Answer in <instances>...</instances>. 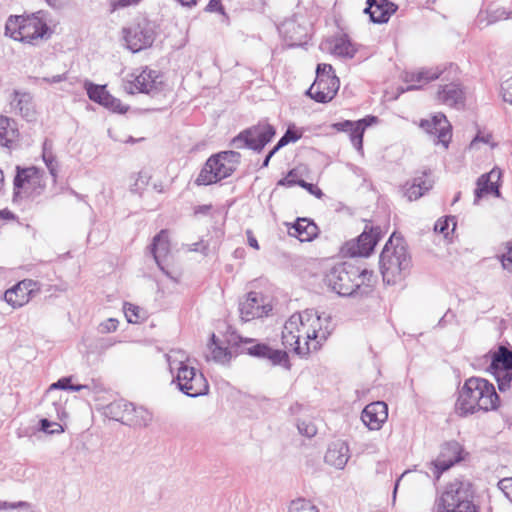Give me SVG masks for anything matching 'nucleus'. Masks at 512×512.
<instances>
[{
    "mask_svg": "<svg viewBox=\"0 0 512 512\" xmlns=\"http://www.w3.org/2000/svg\"><path fill=\"white\" fill-rule=\"evenodd\" d=\"M223 159L224 151L216 153L208 158L197 178L195 179V184L198 186L210 185L221 180L222 177L220 173L224 167V163L222 161Z\"/></svg>",
    "mask_w": 512,
    "mask_h": 512,
    "instance_id": "19",
    "label": "nucleus"
},
{
    "mask_svg": "<svg viewBox=\"0 0 512 512\" xmlns=\"http://www.w3.org/2000/svg\"><path fill=\"white\" fill-rule=\"evenodd\" d=\"M489 371L494 375L499 390H508L512 381V354H493Z\"/></svg>",
    "mask_w": 512,
    "mask_h": 512,
    "instance_id": "14",
    "label": "nucleus"
},
{
    "mask_svg": "<svg viewBox=\"0 0 512 512\" xmlns=\"http://www.w3.org/2000/svg\"><path fill=\"white\" fill-rule=\"evenodd\" d=\"M420 127L423 128L428 134L436 137V143H441L445 148L451 140V125L446 116L442 113H437L431 119H424L420 122Z\"/></svg>",
    "mask_w": 512,
    "mask_h": 512,
    "instance_id": "16",
    "label": "nucleus"
},
{
    "mask_svg": "<svg viewBox=\"0 0 512 512\" xmlns=\"http://www.w3.org/2000/svg\"><path fill=\"white\" fill-rule=\"evenodd\" d=\"M474 492L469 481L454 479L435 501V512H480L473 502Z\"/></svg>",
    "mask_w": 512,
    "mask_h": 512,
    "instance_id": "5",
    "label": "nucleus"
},
{
    "mask_svg": "<svg viewBox=\"0 0 512 512\" xmlns=\"http://www.w3.org/2000/svg\"><path fill=\"white\" fill-rule=\"evenodd\" d=\"M380 270L383 281L395 284L410 271L411 257L400 237L391 235L380 254Z\"/></svg>",
    "mask_w": 512,
    "mask_h": 512,
    "instance_id": "3",
    "label": "nucleus"
},
{
    "mask_svg": "<svg viewBox=\"0 0 512 512\" xmlns=\"http://www.w3.org/2000/svg\"><path fill=\"white\" fill-rule=\"evenodd\" d=\"M9 113L20 116L27 121L36 118V109L33 95L24 90H13L8 96Z\"/></svg>",
    "mask_w": 512,
    "mask_h": 512,
    "instance_id": "13",
    "label": "nucleus"
},
{
    "mask_svg": "<svg viewBox=\"0 0 512 512\" xmlns=\"http://www.w3.org/2000/svg\"><path fill=\"white\" fill-rule=\"evenodd\" d=\"M497 258L501 262L503 269L512 272V246H507L506 252L498 255Z\"/></svg>",
    "mask_w": 512,
    "mask_h": 512,
    "instance_id": "49",
    "label": "nucleus"
},
{
    "mask_svg": "<svg viewBox=\"0 0 512 512\" xmlns=\"http://www.w3.org/2000/svg\"><path fill=\"white\" fill-rule=\"evenodd\" d=\"M330 331L323 328L322 319L314 310H305L293 314L284 324L282 330L283 350L270 349L266 344L257 343L253 338H243L231 328H226V352L230 348H239L242 352H301L300 339H305L307 352L321 349L322 343L327 340Z\"/></svg>",
    "mask_w": 512,
    "mask_h": 512,
    "instance_id": "1",
    "label": "nucleus"
},
{
    "mask_svg": "<svg viewBox=\"0 0 512 512\" xmlns=\"http://www.w3.org/2000/svg\"><path fill=\"white\" fill-rule=\"evenodd\" d=\"M372 273L366 269L360 270L355 265L343 262L331 268L326 275L327 285L341 296L352 295Z\"/></svg>",
    "mask_w": 512,
    "mask_h": 512,
    "instance_id": "6",
    "label": "nucleus"
},
{
    "mask_svg": "<svg viewBox=\"0 0 512 512\" xmlns=\"http://www.w3.org/2000/svg\"><path fill=\"white\" fill-rule=\"evenodd\" d=\"M35 285L32 280L20 281L4 293V299L13 308L22 307L30 301Z\"/></svg>",
    "mask_w": 512,
    "mask_h": 512,
    "instance_id": "22",
    "label": "nucleus"
},
{
    "mask_svg": "<svg viewBox=\"0 0 512 512\" xmlns=\"http://www.w3.org/2000/svg\"><path fill=\"white\" fill-rule=\"evenodd\" d=\"M289 512H319V510L310 501L300 498L290 503Z\"/></svg>",
    "mask_w": 512,
    "mask_h": 512,
    "instance_id": "41",
    "label": "nucleus"
},
{
    "mask_svg": "<svg viewBox=\"0 0 512 512\" xmlns=\"http://www.w3.org/2000/svg\"><path fill=\"white\" fill-rule=\"evenodd\" d=\"M165 360L172 375V383L179 391L192 398L206 395L209 391L208 382L203 373L186 360H172L170 354H165Z\"/></svg>",
    "mask_w": 512,
    "mask_h": 512,
    "instance_id": "4",
    "label": "nucleus"
},
{
    "mask_svg": "<svg viewBox=\"0 0 512 512\" xmlns=\"http://www.w3.org/2000/svg\"><path fill=\"white\" fill-rule=\"evenodd\" d=\"M498 404L499 397L493 384L483 378L472 377L465 381L459 391L456 411L460 415H467L496 409Z\"/></svg>",
    "mask_w": 512,
    "mask_h": 512,
    "instance_id": "2",
    "label": "nucleus"
},
{
    "mask_svg": "<svg viewBox=\"0 0 512 512\" xmlns=\"http://www.w3.org/2000/svg\"><path fill=\"white\" fill-rule=\"evenodd\" d=\"M456 228L455 217H446L445 219H439L434 225V231L443 234L447 238L450 232H453Z\"/></svg>",
    "mask_w": 512,
    "mask_h": 512,
    "instance_id": "39",
    "label": "nucleus"
},
{
    "mask_svg": "<svg viewBox=\"0 0 512 512\" xmlns=\"http://www.w3.org/2000/svg\"><path fill=\"white\" fill-rule=\"evenodd\" d=\"M129 403L124 399L113 401L104 407L103 413L106 417L125 424Z\"/></svg>",
    "mask_w": 512,
    "mask_h": 512,
    "instance_id": "32",
    "label": "nucleus"
},
{
    "mask_svg": "<svg viewBox=\"0 0 512 512\" xmlns=\"http://www.w3.org/2000/svg\"><path fill=\"white\" fill-rule=\"evenodd\" d=\"M297 428L300 434L306 437H313L317 433L316 426L309 420H299L297 422Z\"/></svg>",
    "mask_w": 512,
    "mask_h": 512,
    "instance_id": "46",
    "label": "nucleus"
},
{
    "mask_svg": "<svg viewBox=\"0 0 512 512\" xmlns=\"http://www.w3.org/2000/svg\"><path fill=\"white\" fill-rule=\"evenodd\" d=\"M432 187L431 180L426 176H420L406 189L405 195L410 201L417 200Z\"/></svg>",
    "mask_w": 512,
    "mask_h": 512,
    "instance_id": "33",
    "label": "nucleus"
},
{
    "mask_svg": "<svg viewBox=\"0 0 512 512\" xmlns=\"http://www.w3.org/2000/svg\"><path fill=\"white\" fill-rule=\"evenodd\" d=\"M103 106L110 109L113 112L124 113L127 110V108L122 105L119 99L113 97L110 94H108L107 100H105Z\"/></svg>",
    "mask_w": 512,
    "mask_h": 512,
    "instance_id": "47",
    "label": "nucleus"
},
{
    "mask_svg": "<svg viewBox=\"0 0 512 512\" xmlns=\"http://www.w3.org/2000/svg\"><path fill=\"white\" fill-rule=\"evenodd\" d=\"M388 418V407L383 401L372 402L363 409L361 419L370 430H379Z\"/></svg>",
    "mask_w": 512,
    "mask_h": 512,
    "instance_id": "21",
    "label": "nucleus"
},
{
    "mask_svg": "<svg viewBox=\"0 0 512 512\" xmlns=\"http://www.w3.org/2000/svg\"><path fill=\"white\" fill-rule=\"evenodd\" d=\"M498 488L512 502V477L501 479L498 482Z\"/></svg>",
    "mask_w": 512,
    "mask_h": 512,
    "instance_id": "51",
    "label": "nucleus"
},
{
    "mask_svg": "<svg viewBox=\"0 0 512 512\" xmlns=\"http://www.w3.org/2000/svg\"><path fill=\"white\" fill-rule=\"evenodd\" d=\"M170 251V245L168 241V233L166 230H161L154 238L153 242L150 245V252L153 255V258L159 268L171 279L175 280L174 277L170 275V273L165 270L163 266V261L168 256Z\"/></svg>",
    "mask_w": 512,
    "mask_h": 512,
    "instance_id": "25",
    "label": "nucleus"
},
{
    "mask_svg": "<svg viewBox=\"0 0 512 512\" xmlns=\"http://www.w3.org/2000/svg\"><path fill=\"white\" fill-rule=\"evenodd\" d=\"M141 0H111L113 8H124L132 5H137Z\"/></svg>",
    "mask_w": 512,
    "mask_h": 512,
    "instance_id": "58",
    "label": "nucleus"
},
{
    "mask_svg": "<svg viewBox=\"0 0 512 512\" xmlns=\"http://www.w3.org/2000/svg\"><path fill=\"white\" fill-rule=\"evenodd\" d=\"M368 6L364 12L369 14L374 23H385L395 12V5L388 0H367Z\"/></svg>",
    "mask_w": 512,
    "mask_h": 512,
    "instance_id": "28",
    "label": "nucleus"
},
{
    "mask_svg": "<svg viewBox=\"0 0 512 512\" xmlns=\"http://www.w3.org/2000/svg\"><path fill=\"white\" fill-rule=\"evenodd\" d=\"M238 310L243 321L268 317L273 310L272 299L261 292L250 291L239 299Z\"/></svg>",
    "mask_w": 512,
    "mask_h": 512,
    "instance_id": "10",
    "label": "nucleus"
},
{
    "mask_svg": "<svg viewBox=\"0 0 512 512\" xmlns=\"http://www.w3.org/2000/svg\"><path fill=\"white\" fill-rule=\"evenodd\" d=\"M377 118L374 116H369L363 119H360L356 122H352L349 120L338 122L333 125V127L338 131L349 132L350 140L353 146L359 152H363V135L365 129L370 126L372 123L376 122Z\"/></svg>",
    "mask_w": 512,
    "mask_h": 512,
    "instance_id": "17",
    "label": "nucleus"
},
{
    "mask_svg": "<svg viewBox=\"0 0 512 512\" xmlns=\"http://www.w3.org/2000/svg\"><path fill=\"white\" fill-rule=\"evenodd\" d=\"M248 243L251 247L258 250L259 245L257 239L251 234V232H248Z\"/></svg>",
    "mask_w": 512,
    "mask_h": 512,
    "instance_id": "63",
    "label": "nucleus"
},
{
    "mask_svg": "<svg viewBox=\"0 0 512 512\" xmlns=\"http://www.w3.org/2000/svg\"><path fill=\"white\" fill-rule=\"evenodd\" d=\"M300 138V135H298L296 132L288 129L286 133L280 138L276 145V149H280L283 146L287 145L290 142H295Z\"/></svg>",
    "mask_w": 512,
    "mask_h": 512,
    "instance_id": "50",
    "label": "nucleus"
},
{
    "mask_svg": "<svg viewBox=\"0 0 512 512\" xmlns=\"http://www.w3.org/2000/svg\"><path fill=\"white\" fill-rule=\"evenodd\" d=\"M381 237V229L379 227L366 226L364 231L358 236L357 239L348 241L344 246L346 254L355 256H369L373 252L377 242Z\"/></svg>",
    "mask_w": 512,
    "mask_h": 512,
    "instance_id": "11",
    "label": "nucleus"
},
{
    "mask_svg": "<svg viewBox=\"0 0 512 512\" xmlns=\"http://www.w3.org/2000/svg\"><path fill=\"white\" fill-rule=\"evenodd\" d=\"M205 11L207 12H220L224 14L223 6L221 4V0H210L207 4Z\"/></svg>",
    "mask_w": 512,
    "mask_h": 512,
    "instance_id": "56",
    "label": "nucleus"
},
{
    "mask_svg": "<svg viewBox=\"0 0 512 512\" xmlns=\"http://www.w3.org/2000/svg\"><path fill=\"white\" fill-rule=\"evenodd\" d=\"M291 230L290 234L297 237L301 242L311 241L318 233L316 224L306 218L297 219Z\"/></svg>",
    "mask_w": 512,
    "mask_h": 512,
    "instance_id": "31",
    "label": "nucleus"
},
{
    "mask_svg": "<svg viewBox=\"0 0 512 512\" xmlns=\"http://www.w3.org/2000/svg\"><path fill=\"white\" fill-rule=\"evenodd\" d=\"M152 419L153 415L149 410L142 406L136 407L130 402L124 425L133 428H145L152 422Z\"/></svg>",
    "mask_w": 512,
    "mask_h": 512,
    "instance_id": "29",
    "label": "nucleus"
},
{
    "mask_svg": "<svg viewBox=\"0 0 512 512\" xmlns=\"http://www.w3.org/2000/svg\"><path fill=\"white\" fill-rule=\"evenodd\" d=\"M328 76V77H337L334 74L333 68L330 64H318L316 69V78H319V76ZM325 79V77H323Z\"/></svg>",
    "mask_w": 512,
    "mask_h": 512,
    "instance_id": "53",
    "label": "nucleus"
},
{
    "mask_svg": "<svg viewBox=\"0 0 512 512\" xmlns=\"http://www.w3.org/2000/svg\"><path fill=\"white\" fill-rule=\"evenodd\" d=\"M512 19V8H498L489 14L488 23L492 24L501 20Z\"/></svg>",
    "mask_w": 512,
    "mask_h": 512,
    "instance_id": "42",
    "label": "nucleus"
},
{
    "mask_svg": "<svg viewBox=\"0 0 512 512\" xmlns=\"http://www.w3.org/2000/svg\"><path fill=\"white\" fill-rule=\"evenodd\" d=\"M298 185L306 189L310 194L316 196L317 198H321L323 193L321 189H319L316 185L307 183L304 180H299Z\"/></svg>",
    "mask_w": 512,
    "mask_h": 512,
    "instance_id": "54",
    "label": "nucleus"
},
{
    "mask_svg": "<svg viewBox=\"0 0 512 512\" xmlns=\"http://www.w3.org/2000/svg\"><path fill=\"white\" fill-rule=\"evenodd\" d=\"M241 155L235 151H226V178L236 169L240 162Z\"/></svg>",
    "mask_w": 512,
    "mask_h": 512,
    "instance_id": "43",
    "label": "nucleus"
},
{
    "mask_svg": "<svg viewBox=\"0 0 512 512\" xmlns=\"http://www.w3.org/2000/svg\"><path fill=\"white\" fill-rule=\"evenodd\" d=\"M157 33L156 23L144 15H137L122 28L125 45L133 53L150 48Z\"/></svg>",
    "mask_w": 512,
    "mask_h": 512,
    "instance_id": "7",
    "label": "nucleus"
},
{
    "mask_svg": "<svg viewBox=\"0 0 512 512\" xmlns=\"http://www.w3.org/2000/svg\"><path fill=\"white\" fill-rule=\"evenodd\" d=\"M156 72L150 69H144L140 73H132L124 84L127 93H151L156 89Z\"/></svg>",
    "mask_w": 512,
    "mask_h": 512,
    "instance_id": "18",
    "label": "nucleus"
},
{
    "mask_svg": "<svg viewBox=\"0 0 512 512\" xmlns=\"http://www.w3.org/2000/svg\"><path fill=\"white\" fill-rule=\"evenodd\" d=\"M500 177L501 171L499 169H492L489 173L479 177L475 190V201L488 194H494L498 197L500 195L498 187Z\"/></svg>",
    "mask_w": 512,
    "mask_h": 512,
    "instance_id": "27",
    "label": "nucleus"
},
{
    "mask_svg": "<svg viewBox=\"0 0 512 512\" xmlns=\"http://www.w3.org/2000/svg\"><path fill=\"white\" fill-rule=\"evenodd\" d=\"M490 138L491 136L490 135H487V136H480V135H477L474 140L471 142V148H473L477 142H484V143H489L490 142Z\"/></svg>",
    "mask_w": 512,
    "mask_h": 512,
    "instance_id": "60",
    "label": "nucleus"
},
{
    "mask_svg": "<svg viewBox=\"0 0 512 512\" xmlns=\"http://www.w3.org/2000/svg\"><path fill=\"white\" fill-rule=\"evenodd\" d=\"M66 79H67V74L63 73V74L54 75L52 77H43V78L39 79V81L45 82L48 84H56V83L65 81Z\"/></svg>",
    "mask_w": 512,
    "mask_h": 512,
    "instance_id": "57",
    "label": "nucleus"
},
{
    "mask_svg": "<svg viewBox=\"0 0 512 512\" xmlns=\"http://www.w3.org/2000/svg\"><path fill=\"white\" fill-rule=\"evenodd\" d=\"M332 52L339 57L352 58L357 52V48L346 35H342L334 39Z\"/></svg>",
    "mask_w": 512,
    "mask_h": 512,
    "instance_id": "34",
    "label": "nucleus"
},
{
    "mask_svg": "<svg viewBox=\"0 0 512 512\" xmlns=\"http://www.w3.org/2000/svg\"><path fill=\"white\" fill-rule=\"evenodd\" d=\"M85 89L90 100L101 105H103L105 100H107V96L109 93L107 92L105 86L96 85L86 81Z\"/></svg>",
    "mask_w": 512,
    "mask_h": 512,
    "instance_id": "36",
    "label": "nucleus"
},
{
    "mask_svg": "<svg viewBox=\"0 0 512 512\" xmlns=\"http://www.w3.org/2000/svg\"><path fill=\"white\" fill-rule=\"evenodd\" d=\"M42 158L55 183L58 175V162L52 152V145L48 141L43 144Z\"/></svg>",
    "mask_w": 512,
    "mask_h": 512,
    "instance_id": "35",
    "label": "nucleus"
},
{
    "mask_svg": "<svg viewBox=\"0 0 512 512\" xmlns=\"http://www.w3.org/2000/svg\"><path fill=\"white\" fill-rule=\"evenodd\" d=\"M275 135V129L268 123H259L240 132L231 141L234 148H249L260 152Z\"/></svg>",
    "mask_w": 512,
    "mask_h": 512,
    "instance_id": "9",
    "label": "nucleus"
},
{
    "mask_svg": "<svg viewBox=\"0 0 512 512\" xmlns=\"http://www.w3.org/2000/svg\"><path fill=\"white\" fill-rule=\"evenodd\" d=\"M463 459V448L458 442L450 441L445 443L441 448L439 456L431 462V469L435 480L438 481L443 472Z\"/></svg>",
    "mask_w": 512,
    "mask_h": 512,
    "instance_id": "12",
    "label": "nucleus"
},
{
    "mask_svg": "<svg viewBox=\"0 0 512 512\" xmlns=\"http://www.w3.org/2000/svg\"><path fill=\"white\" fill-rule=\"evenodd\" d=\"M22 23V32L19 36L21 42L34 44L35 41L43 39L48 33L46 23L35 15L24 17Z\"/></svg>",
    "mask_w": 512,
    "mask_h": 512,
    "instance_id": "23",
    "label": "nucleus"
},
{
    "mask_svg": "<svg viewBox=\"0 0 512 512\" xmlns=\"http://www.w3.org/2000/svg\"><path fill=\"white\" fill-rule=\"evenodd\" d=\"M446 68H427L415 72H407L404 77L406 83H411L407 86V90L420 89L424 84L436 80L445 74Z\"/></svg>",
    "mask_w": 512,
    "mask_h": 512,
    "instance_id": "24",
    "label": "nucleus"
},
{
    "mask_svg": "<svg viewBox=\"0 0 512 512\" xmlns=\"http://www.w3.org/2000/svg\"><path fill=\"white\" fill-rule=\"evenodd\" d=\"M22 16H10L5 25V34L14 40L19 41L20 32H22Z\"/></svg>",
    "mask_w": 512,
    "mask_h": 512,
    "instance_id": "37",
    "label": "nucleus"
},
{
    "mask_svg": "<svg viewBox=\"0 0 512 512\" xmlns=\"http://www.w3.org/2000/svg\"><path fill=\"white\" fill-rule=\"evenodd\" d=\"M39 428L41 431L48 434H56L63 432V427L61 424L56 422H51L50 420L43 418L39 421Z\"/></svg>",
    "mask_w": 512,
    "mask_h": 512,
    "instance_id": "45",
    "label": "nucleus"
},
{
    "mask_svg": "<svg viewBox=\"0 0 512 512\" xmlns=\"http://www.w3.org/2000/svg\"><path fill=\"white\" fill-rule=\"evenodd\" d=\"M17 122L7 116H0V146L10 148L18 139Z\"/></svg>",
    "mask_w": 512,
    "mask_h": 512,
    "instance_id": "30",
    "label": "nucleus"
},
{
    "mask_svg": "<svg viewBox=\"0 0 512 512\" xmlns=\"http://www.w3.org/2000/svg\"><path fill=\"white\" fill-rule=\"evenodd\" d=\"M435 99L443 105L459 107L464 104L465 93L461 84L452 80L449 83L439 85Z\"/></svg>",
    "mask_w": 512,
    "mask_h": 512,
    "instance_id": "20",
    "label": "nucleus"
},
{
    "mask_svg": "<svg viewBox=\"0 0 512 512\" xmlns=\"http://www.w3.org/2000/svg\"><path fill=\"white\" fill-rule=\"evenodd\" d=\"M279 149H276V146L268 153V155L265 157L262 167H267L269 165L270 159L272 156L278 151Z\"/></svg>",
    "mask_w": 512,
    "mask_h": 512,
    "instance_id": "64",
    "label": "nucleus"
},
{
    "mask_svg": "<svg viewBox=\"0 0 512 512\" xmlns=\"http://www.w3.org/2000/svg\"><path fill=\"white\" fill-rule=\"evenodd\" d=\"M323 74L316 78L314 83L307 90V94L316 102L326 103L331 101L339 90L340 81L338 77L323 78Z\"/></svg>",
    "mask_w": 512,
    "mask_h": 512,
    "instance_id": "15",
    "label": "nucleus"
},
{
    "mask_svg": "<svg viewBox=\"0 0 512 512\" xmlns=\"http://www.w3.org/2000/svg\"><path fill=\"white\" fill-rule=\"evenodd\" d=\"M262 358L267 365L280 366L285 369L290 368L289 354H253Z\"/></svg>",
    "mask_w": 512,
    "mask_h": 512,
    "instance_id": "38",
    "label": "nucleus"
},
{
    "mask_svg": "<svg viewBox=\"0 0 512 512\" xmlns=\"http://www.w3.org/2000/svg\"><path fill=\"white\" fill-rule=\"evenodd\" d=\"M0 218L4 220H13L15 215L8 209L0 210Z\"/></svg>",
    "mask_w": 512,
    "mask_h": 512,
    "instance_id": "61",
    "label": "nucleus"
},
{
    "mask_svg": "<svg viewBox=\"0 0 512 512\" xmlns=\"http://www.w3.org/2000/svg\"><path fill=\"white\" fill-rule=\"evenodd\" d=\"M119 321L115 318H109L99 325V331L101 333L114 332L118 327Z\"/></svg>",
    "mask_w": 512,
    "mask_h": 512,
    "instance_id": "52",
    "label": "nucleus"
},
{
    "mask_svg": "<svg viewBox=\"0 0 512 512\" xmlns=\"http://www.w3.org/2000/svg\"><path fill=\"white\" fill-rule=\"evenodd\" d=\"M140 308L130 303L124 305V313L129 323H138L142 316L140 315Z\"/></svg>",
    "mask_w": 512,
    "mask_h": 512,
    "instance_id": "44",
    "label": "nucleus"
},
{
    "mask_svg": "<svg viewBox=\"0 0 512 512\" xmlns=\"http://www.w3.org/2000/svg\"><path fill=\"white\" fill-rule=\"evenodd\" d=\"M350 458L349 447L343 441H335L328 447L325 462L337 469H343Z\"/></svg>",
    "mask_w": 512,
    "mask_h": 512,
    "instance_id": "26",
    "label": "nucleus"
},
{
    "mask_svg": "<svg viewBox=\"0 0 512 512\" xmlns=\"http://www.w3.org/2000/svg\"><path fill=\"white\" fill-rule=\"evenodd\" d=\"M50 389L81 391L83 389H88V385H82V384L73 385L72 384V376H66V377L60 378L55 383L51 384Z\"/></svg>",
    "mask_w": 512,
    "mask_h": 512,
    "instance_id": "40",
    "label": "nucleus"
},
{
    "mask_svg": "<svg viewBox=\"0 0 512 512\" xmlns=\"http://www.w3.org/2000/svg\"><path fill=\"white\" fill-rule=\"evenodd\" d=\"M25 502L9 503L6 501H0V510H6L8 508H16L25 505Z\"/></svg>",
    "mask_w": 512,
    "mask_h": 512,
    "instance_id": "59",
    "label": "nucleus"
},
{
    "mask_svg": "<svg viewBox=\"0 0 512 512\" xmlns=\"http://www.w3.org/2000/svg\"><path fill=\"white\" fill-rule=\"evenodd\" d=\"M212 208L211 205H201L195 208V214H206Z\"/></svg>",
    "mask_w": 512,
    "mask_h": 512,
    "instance_id": "62",
    "label": "nucleus"
},
{
    "mask_svg": "<svg viewBox=\"0 0 512 512\" xmlns=\"http://www.w3.org/2000/svg\"><path fill=\"white\" fill-rule=\"evenodd\" d=\"M16 176L14 178V198L17 197H37L43 193L46 188L44 181V171L37 167L21 168L16 167Z\"/></svg>",
    "mask_w": 512,
    "mask_h": 512,
    "instance_id": "8",
    "label": "nucleus"
},
{
    "mask_svg": "<svg viewBox=\"0 0 512 512\" xmlns=\"http://www.w3.org/2000/svg\"><path fill=\"white\" fill-rule=\"evenodd\" d=\"M298 181L299 180L296 179V174L294 171H290L284 179L279 181V185L292 187L298 185Z\"/></svg>",
    "mask_w": 512,
    "mask_h": 512,
    "instance_id": "55",
    "label": "nucleus"
},
{
    "mask_svg": "<svg viewBox=\"0 0 512 512\" xmlns=\"http://www.w3.org/2000/svg\"><path fill=\"white\" fill-rule=\"evenodd\" d=\"M501 95L505 102L512 105V76L502 82Z\"/></svg>",
    "mask_w": 512,
    "mask_h": 512,
    "instance_id": "48",
    "label": "nucleus"
}]
</instances>
